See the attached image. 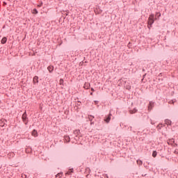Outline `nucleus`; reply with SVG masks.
I'll use <instances>...</instances> for the list:
<instances>
[{
    "label": "nucleus",
    "instance_id": "1",
    "mask_svg": "<svg viewBox=\"0 0 178 178\" xmlns=\"http://www.w3.org/2000/svg\"><path fill=\"white\" fill-rule=\"evenodd\" d=\"M155 21L154 20V14H152L149 15V19H148V25L147 27L149 30H151V27H152V24H154V22Z\"/></svg>",
    "mask_w": 178,
    "mask_h": 178
},
{
    "label": "nucleus",
    "instance_id": "2",
    "mask_svg": "<svg viewBox=\"0 0 178 178\" xmlns=\"http://www.w3.org/2000/svg\"><path fill=\"white\" fill-rule=\"evenodd\" d=\"M152 108H154V102H150L149 103L148 111H151V109H152Z\"/></svg>",
    "mask_w": 178,
    "mask_h": 178
},
{
    "label": "nucleus",
    "instance_id": "3",
    "mask_svg": "<svg viewBox=\"0 0 178 178\" xmlns=\"http://www.w3.org/2000/svg\"><path fill=\"white\" fill-rule=\"evenodd\" d=\"M31 135L33 136V137H38V133H37L35 129L32 131Z\"/></svg>",
    "mask_w": 178,
    "mask_h": 178
},
{
    "label": "nucleus",
    "instance_id": "4",
    "mask_svg": "<svg viewBox=\"0 0 178 178\" xmlns=\"http://www.w3.org/2000/svg\"><path fill=\"white\" fill-rule=\"evenodd\" d=\"M27 118V113L26 112L22 115V120L23 122H26V119Z\"/></svg>",
    "mask_w": 178,
    "mask_h": 178
},
{
    "label": "nucleus",
    "instance_id": "5",
    "mask_svg": "<svg viewBox=\"0 0 178 178\" xmlns=\"http://www.w3.org/2000/svg\"><path fill=\"white\" fill-rule=\"evenodd\" d=\"M83 88H85V90H88L90 88V83H86L83 86Z\"/></svg>",
    "mask_w": 178,
    "mask_h": 178
},
{
    "label": "nucleus",
    "instance_id": "6",
    "mask_svg": "<svg viewBox=\"0 0 178 178\" xmlns=\"http://www.w3.org/2000/svg\"><path fill=\"white\" fill-rule=\"evenodd\" d=\"M111 116H112V114H109L108 117H107L106 119L104 120L106 123H109V122L111 121Z\"/></svg>",
    "mask_w": 178,
    "mask_h": 178
},
{
    "label": "nucleus",
    "instance_id": "7",
    "mask_svg": "<svg viewBox=\"0 0 178 178\" xmlns=\"http://www.w3.org/2000/svg\"><path fill=\"white\" fill-rule=\"evenodd\" d=\"M47 70H49V72L51 73L52 72H54V66L52 65H49L48 67H47Z\"/></svg>",
    "mask_w": 178,
    "mask_h": 178
},
{
    "label": "nucleus",
    "instance_id": "8",
    "mask_svg": "<svg viewBox=\"0 0 178 178\" xmlns=\"http://www.w3.org/2000/svg\"><path fill=\"white\" fill-rule=\"evenodd\" d=\"M5 122H6V120H0V126L1 127H3V126H5Z\"/></svg>",
    "mask_w": 178,
    "mask_h": 178
},
{
    "label": "nucleus",
    "instance_id": "9",
    "mask_svg": "<svg viewBox=\"0 0 178 178\" xmlns=\"http://www.w3.org/2000/svg\"><path fill=\"white\" fill-rule=\"evenodd\" d=\"M38 83V76H35L33 77V83Z\"/></svg>",
    "mask_w": 178,
    "mask_h": 178
},
{
    "label": "nucleus",
    "instance_id": "10",
    "mask_svg": "<svg viewBox=\"0 0 178 178\" xmlns=\"http://www.w3.org/2000/svg\"><path fill=\"white\" fill-rule=\"evenodd\" d=\"M165 124L170 125V124H172V121L170 120H165Z\"/></svg>",
    "mask_w": 178,
    "mask_h": 178
},
{
    "label": "nucleus",
    "instance_id": "11",
    "mask_svg": "<svg viewBox=\"0 0 178 178\" xmlns=\"http://www.w3.org/2000/svg\"><path fill=\"white\" fill-rule=\"evenodd\" d=\"M7 41L6 38H3L1 40V44H6Z\"/></svg>",
    "mask_w": 178,
    "mask_h": 178
},
{
    "label": "nucleus",
    "instance_id": "12",
    "mask_svg": "<svg viewBox=\"0 0 178 178\" xmlns=\"http://www.w3.org/2000/svg\"><path fill=\"white\" fill-rule=\"evenodd\" d=\"M157 155L156 151H154L152 153V157L153 158H156Z\"/></svg>",
    "mask_w": 178,
    "mask_h": 178
},
{
    "label": "nucleus",
    "instance_id": "13",
    "mask_svg": "<svg viewBox=\"0 0 178 178\" xmlns=\"http://www.w3.org/2000/svg\"><path fill=\"white\" fill-rule=\"evenodd\" d=\"M32 13L33 15H37L38 13V11L37 10V9H33Z\"/></svg>",
    "mask_w": 178,
    "mask_h": 178
},
{
    "label": "nucleus",
    "instance_id": "14",
    "mask_svg": "<svg viewBox=\"0 0 178 178\" xmlns=\"http://www.w3.org/2000/svg\"><path fill=\"white\" fill-rule=\"evenodd\" d=\"M173 143H175V139H170V140L168 141V144H173Z\"/></svg>",
    "mask_w": 178,
    "mask_h": 178
},
{
    "label": "nucleus",
    "instance_id": "15",
    "mask_svg": "<svg viewBox=\"0 0 178 178\" xmlns=\"http://www.w3.org/2000/svg\"><path fill=\"white\" fill-rule=\"evenodd\" d=\"M136 162L139 165H143V161L141 160H138Z\"/></svg>",
    "mask_w": 178,
    "mask_h": 178
},
{
    "label": "nucleus",
    "instance_id": "16",
    "mask_svg": "<svg viewBox=\"0 0 178 178\" xmlns=\"http://www.w3.org/2000/svg\"><path fill=\"white\" fill-rule=\"evenodd\" d=\"M137 112V109L134 108V110L130 111V113H136Z\"/></svg>",
    "mask_w": 178,
    "mask_h": 178
},
{
    "label": "nucleus",
    "instance_id": "17",
    "mask_svg": "<svg viewBox=\"0 0 178 178\" xmlns=\"http://www.w3.org/2000/svg\"><path fill=\"white\" fill-rule=\"evenodd\" d=\"M56 177H62V173H58L56 175Z\"/></svg>",
    "mask_w": 178,
    "mask_h": 178
},
{
    "label": "nucleus",
    "instance_id": "18",
    "mask_svg": "<svg viewBox=\"0 0 178 178\" xmlns=\"http://www.w3.org/2000/svg\"><path fill=\"white\" fill-rule=\"evenodd\" d=\"M59 83H60V86H62V84H63V79H60Z\"/></svg>",
    "mask_w": 178,
    "mask_h": 178
},
{
    "label": "nucleus",
    "instance_id": "19",
    "mask_svg": "<svg viewBox=\"0 0 178 178\" xmlns=\"http://www.w3.org/2000/svg\"><path fill=\"white\" fill-rule=\"evenodd\" d=\"M88 118H89V120H92V119H94V117L92 116V115H90V116L88 117Z\"/></svg>",
    "mask_w": 178,
    "mask_h": 178
},
{
    "label": "nucleus",
    "instance_id": "20",
    "mask_svg": "<svg viewBox=\"0 0 178 178\" xmlns=\"http://www.w3.org/2000/svg\"><path fill=\"white\" fill-rule=\"evenodd\" d=\"M72 172H73V169H70L67 172V175H69V173H72Z\"/></svg>",
    "mask_w": 178,
    "mask_h": 178
},
{
    "label": "nucleus",
    "instance_id": "21",
    "mask_svg": "<svg viewBox=\"0 0 178 178\" xmlns=\"http://www.w3.org/2000/svg\"><path fill=\"white\" fill-rule=\"evenodd\" d=\"M162 127V124H159L158 126H157V129H161Z\"/></svg>",
    "mask_w": 178,
    "mask_h": 178
},
{
    "label": "nucleus",
    "instance_id": "22",
    "mask_svg": "<svg viewBox=\"0 0 178 178\" xmlns=\"http://www.w3.org/2000/svg\"><path fill=\"white\" fill-rule=\"evenodd\" d=\"M174 154H178V149H175Z\"/></svg>",
    "mask_w": 178,
    "mask_h": 178
},
{
    "label": "nucleus",
    "instance_id": "23",
    "mask_svg": "<svg viewBox=\"0 0 178 178\" xmlns=\"http://www.w3.org/2000/svg\"><path fill=\"white\" fill-rule=\"evenodd\" d=\"M38 6L39 8H41V6H42V3H41L40 4H39Z\"/></svg>",
    "mask_w": 178,
    "mask_h": 178
},
{
    "label": "nucleus",
    "instance_id": "24",
    "mask_svg": "<svg viewBox=\"0 0 178 178\" xmlns=\"http://www.w3.org/2000/svg\"><path fill=\"white\" fill-rule=\"evenodd\" d=\"M131 87L130 86H127V90H130Z\"/></svg>",
    "mask_w": 178,
    "mask_h": 178
},
{
    "label": "nucleus",
    "instance_id": "25",
    "mask_svg": "<svg viewBox=\"0 0 178 178\" xmlns=\"http://www.w3.org/2000/svg\"><path fill=\"white\" fill-rule=\"evenodd\" d=\"M22 178H26V177H27V176L26 175H22Z\"/></svg>",
    "mask_w": 178,
    "mask_h": 178
},
{
    "label": "nucleus",
    "instance_id": "26",
    "mask_svg": "<svg viewBox=\"0 0 178 178\" xmlns=\"http://www.w3.org/2000/svg\"><path fill=\"white\" fill-rule=\"evenodd\" d=\"M156 15H159V17H160V16H161V13H156Z\"/></svg>",
    "mask_w": 178,
    "mask_h": 178
},
{
    "label": "nucleus",
    "instance_id": "27",
    "mask_svg": "<svg viewBox=\"0 0 178 178\" xmlns=\"http://www.w3.org/2000/svg\"><path fill=\"white\" fill-rule=\"evenodd\" d=\"M91 90H92V91H94V88H91Z\"/></svg>",
    "mask_w": 178,
    "mask_h": 178
},
{
    "label": "nucleus",
    "instance_id": "28",
    "mask_svg": "<svg viewBox=\"0 0 178 178\" xmlns=\"http://www.w3.org/2000/svg\"><path fill=\"white\" fill-rule=\"evenodd\" d=\"M90 95H92V92L90 93Z\"/></svg>",
    "mask_w": 178,
    "mask_h": 178
}]
</instances>
